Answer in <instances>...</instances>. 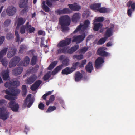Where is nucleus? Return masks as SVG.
<instances>
[{"mask_svg":"<svg viewBox=\"0 0 135 135\" xmlns=\"http://www.w3.org/2000/svg\"><path fill=\"white\" fill-rule=\"evenodd\" d=\"M98 11L102 13H107L110 11V9L108 8H106L105 7H103L98 9Z\"/></svg>","mask_w":135,"mask_h":135,"instance_id":"32","label":"nucleus"},{"mask_svg":"<svg viewBox=\"0 0 135 135\" xmlns=\"http://www.w3.org/2000/svg\"><path fill=\"white\" fill-rule=\"evenodd\" d=\"M82 73L78 71L76 72L75 74V80L76 82L80 81L83 78Z\"/></svg>","mask_w":135,"mask_h":135,"instance_id":"22","label":"nucleus"},{"mask_svg":"<svg viewBox=\"0 0 135 135\" xmlns=\"http://www.w3.org/2000/svg\"><path fill=\"white\" fill-rule=\"evenodd\" d=\"M73 72V71L71 69V68L68 67L63 69L61 73L64 75H68L71 73Z\"/></svg>","mask_w":135,"mask_h":135,"instance_id":"26","label":"nucleus"},{"mask_svg":"<svg viewBox=\"0 0 135 135\" xmlns=\"http://www.w3.org/2000/svg\"><path fill=\"white\" fill-rule=\"evenodd\" d=\"M85 36V33L84 32L80 35L74 36L71 41L72 42H75L76 44L80 43L84 40Z\"/></svg>","mask_w":135,"mask_h":135,"instance_id":"6","label":"nucleus"},{"mask_svg":"<svg viewBox=\"0 0 135 135\" xmlns=\"http://www.w3.org/2000/svg\"><path fill=\"white\" fill-rule=\"evenodd\" d=\"M73 57L74 59H76L78 60H79L83 58V56L82 54L79 55H75L73 56Z\"/></svg>","mask_w":135,"mask_h":135,"instance_id":"40","label":"nucleus"},{"mask_svg":"<svg viewBox=\"0 0 135 135\" xmlns=\"http://www.w3.org/2000/svg\"><path fill=\"white\" fill-rule=\"evenodd\" d=\"M80 62H74L72 64V67L71 68L72 71H74L76 68L77 67H79Z\"/></svg>","mask_w":135,"mask_h":135,"instance_id":"37","label":"nucleus"},{"mask_svg":"<svg viewBox=\"0 0 135 135\" xmlns=\"http://www.w3.org/2000/svg\"><path fill=\"white\" fill-rule=\"evenodd\" d=\"M84 24L82 23H80V24L78 26L73 32L74 34H75L78 32L80 31L81 28L83 27V28L84 29H86L89 26V25L90 23L89 21L88 20H85L84 22Z\"/></svg>","mask_w":135,"mask_h":135,"instance_id":"9","label":"nucleus"},{"mask_svg":"<svg viewBox=\"0 0 135 135\" xmlns=\"http://www.w3.org/2000/svg\"><path fill=\"white\" fill-rule=\"evenodd\" d=\"M22 93L23 95H25L26 94L27 89L26 86L25 85H23L22 87Z\"/></svg>","mask_w":135,"mask_h":135,"instance_id":"45","label":"nucleus"},{"mask_svg":"<svg viewBox=\"0 0 135 135\" xmlns=\"http://www.w3.org/2000/svg\"><path fill=\"white\" fill-rule=\"evenodd\" d=\"M9 70L7 69L6 70L3 71L1 73V76L3 80H8L9 79Z\"/></svg>","mask_w":135,"mask_h":135,"instance_id":"16","label":"nucleus"},{"mask_svg":"<svg viewBox=\"0 0 135 135\" xmlns=\"http://www.w3.org/2000/svg\"><path fill=\"white\" fill-rule=\"evenodd\" d=\"M63 67V66L61 64L57 66L55 68V69L58 72Z\"/></svg>","mask_w":135,"mask_h":135,"instance_id":"58","label":"nucleus"},{"mask_svg":"<svg viewBox=\"0 0 135 135\" xmlns=\"http://www.w3.org/2000/svg\"><path fill=\"white\" fill-rule=\"evenodd\" d=\"M16 11V8L12 6L8 7L6 10V12L8 15L11 16L15 14Z\"/></svg>","mask_w":135,"mask_h":135,"instance_id":"15","label":"nucleus"},{"mask_svg":"<svg viewBox=\"0 0 135 135\" xmlns=\"http://www.w3.org/2000/svg\"><path fill=\"white\" fill-rule=\"evenodd\" d=\"M39 68V65L37 64L33 68V69L34 70H37L38 69V68Z\"/></svg>","mask_w":135,"mask_h":135,"instance_id":"64","label":"nucleus"},{"mask_svg":"<svg viewBox=\"0 0 135 135\" xmlns=\"http://www.w3.org/2000/svg\"><path fill=\"white\" fill-rule=\"evenodd\" d=\"M58 72L55 69H54L53 71L52 72L51 75H55Z\"/></svg>","mask_w":135,"mask_h":135,"instance_id":"60","label":"nucleus"},{"mask_svg":"<svg viewBox=\"0 0 135 135\" xmlns=\"http://www.w3.org/2000/svg\"><path fill=\"white\" fill-rule=\"evenodd\" d=\"M94 27L93 29L95 31H98L100 28V27L102 26V24L99 23H94Z\"/></svg>","mask_w":135,"mask_h":135,"instance_id":"35","label":"nucleus"},{"mask_svg":"<svg viewBox=\"0 0 135 135\" xmlns=\"http://www.w3.org/2000/svg\"><path fill=\"white\" fill-rule=\"evenodd\" d=\"M69 60L68 58H66L64 59L62 62L61 65L63 66H67L69 65Z\"/></svg>","mask_w":135,"mask_h":135,"instance_id":"34","label":"nucleus"},{"mask_svg":"<svg viewBox=\"0 0 135 135\" xmlns=\"http://www.w3.org/2000/svg\"><path fill=\"white\" fill-rule=\"evenodd\" d=\"M52 1L50 0H46V4L49 7H51L52 6Z\"/></svg>","mask_w":135,"mask_h":135,"instance_id":"53","label":"nucleus"},{"mask_svg":"<svg viewBox=\"0 0 135 135\" xmlns=\"http://www.w3.org/2000/svg\"><path fill=\"white\" fill-rule=\"evenodd\" d=\"M25 20L22 17L18 18L17 19V24L16 28V29L18 30L19 26L23 24Z\"/></svg>","mask_w":135,"mask_h":135,"instance_id":"27","label":"nucleus"},{"mask_svg":"<svg viewBox=\"0 0 135 135\" xmlns=\"http://www.w3.org/2000/svg\"><path fill=\"white\" fill-rule=\"evenodd\" d=\"M42 8L46 12H48L50 11L49 7L45 4V1H43L42 3Z\"/></svg>","mask_w":135,"mask_h":135,"instance_id":"30","label":"nucleus"},{"mask_svg":"<svg viewBox=\"0 0 135 135\" xmlns=\"http://www.w3.org/2000/svg\"><path fill=\"white\" fill-rule=\"evenodd\" d=\"M21 60L18 56H15L11 59L9 64V67L11 68L15 67L19 63Z\"/></svg>","mask_w":135,"mask_h":135,"instance_id":"11","label":"nucleus"},{"mask_svg":"<svg viewBox=\"0 0 135 135\" xmlns=\"http://www.w3.org/2000/svg\"><path fill=\"white\" fill-rule=\"evenodd\" d=\"M44 107L45 105L42 103H40L38 105V108L41 110H44Z\"/></svg>","mask_w":135,"mask_h":135,"instance_id":"55","label":"nucleus"},{"mask_svg":"<svg viewBox=\"0 0 135 135\" xmlns=\"http://www.w3.org/2000/svg\"><path fill=\"white\" fill-rule=\"evenodd\" d=\"M68 6L70 9L73 11H78L81 8V7L76 3L73 4H68Z\"/></svg>","mask_w":135,"mask_h":135,"instance_id":"18","label":"nucleus"},{"mask_svg":"<svg viewBox=\"0 0 135 135\" xmlns=\"http://www.w3.org/2000/svg\"><path fill=\"white\" fill-rule=\"evenodd\" d=\"M8 105L9 107L13 112H17L18 111L19 106L17 103H16L14 100L11 101L9 103Z\"/></svg>","mask_w":135,"mask_h":135,"instance_id":"12","label":"nucleus"},{"mask_svg":"<svg viewBox=\"0 0 135 135\" xmlns=\"http://www.w3.org/2000/svg\"><path fill=\"white\" fill-rule=\"evenodd\" d=\"M71 41V38H67L60 41L57 45L59 48L56 51V54H66L67 48L65 47L70 44Z\"/></svg>","mask_w":135,"mask_h":135,"instance_id":"1","label":"nucleus"},{"mask_svg":"<svg viewBox=\"0 0 135 135\" xmlns=\"http://www.w3.org/2000/svg\"><path fill=\"white\" fill-rule=\"evenodd\" d=\"M104 20V18L103 17H99L97 18L95 17V19L93 20V22L94 23L98 22H102Z\"/></svg>","mask_w":135,"mask_h":135,"instance_id":"33","label":"nucleus"},{"mask_svg":"<svg viewBox=\"0 0 135 135\" xmlns=\"http://www.w3.org/2000/svg\"><path fill=\"white\" fill-rule=\"evenodd\" d=\"M86 59L83 60L81 62V63H80L79 67L80 68H83L84 65L86 64Z\"/></svg>","mask_w":135,"mask_h":135,"instance_id":"51","label":"nucleus"},{"mask_svg":"<svg viewBox=\"0 0 135 135\" xmlns=\"http://www.w3.org/2000/svg\"><path fill=\"white\" fill-rule=\"evenodd\" d=\"M81 17V14L79 13H74L71 17V21L73 23H76L80 21Z\"/></svg>","mask_w":135,"mask_h":135,"instance_id":"14","label":"nucleus"},{"mask_svg":"<svg viewBox=\"0 0 135 135\" xmlns=\"http://www.w3.org/2000/svg\"><path fill=\"white\" fill-rule=\"evenodd\" d=\"M38 61V56L36 55H33L31 61V64L32 65H35Z\"/></svg>","mask_w":135,"mask_h":135,"instance_id":"31","label":"nucleus"},{"mask_svg":"<svg viewBox=\"0 0 135 135\" xmlns=\"http://www.w3.org/2000/svg\"><path fill=\"white\" fill-rule=\"evenodd\" d=\"M31 96V94H29L27 96L24 101V103L25 105H27L28 102H30V101L31 100H30Z\"/></svg>","mask_w":135,"mask_h":135,"instance_id":"44","label":"nucleus"},{"mask_svg":"<svg viewBox=\"0 0 135 135\" xmlns=\"http://www.w3.org/2000/svg\"><path fill=\"white\" fill-rule=\"evenodd\" d=\"M5 37L4 36H2L0 37V45L2 44L5 40Z\"/></svg>","mask_w":135,"mask_h":135,"instance_id":"56","label":"nucleus"},{"mask_svg":"<svg viewBox=\"0 0 135 135\" xmlns=\"http://www.w3.org/2000/svg\"><path fill=\"white\" fill-rule=\"evenodd\" d=\"M42 83V81L40 80L36 81L31 86V90L33 91H35L38 88Z\"/></svg>","mask_w":135,"mask_h":135,"instance_id":"19","label":"nucleus"},{"mask_svg":"<svg viewBox=\"0 0 135 135\" xmlns=\"http://www.w3.org/2000/svg\"><path fill=\"white\" fill-rule=\"evenodd\" d=\"M51 75V73L49 71L44 75L43 79L44 81H46L50 77Z\"/></svg>","mask_w":135,"mask_h":135,"instance_id":"41","label":"nucleus"},{"mask_svg":"<svg viewBox=\"0 0 135 135\" xmlns=\"http://www.w3.org/2000/svg\"><path fill=\"white\" fill-rule=\"evenodd\" d=\"M33 103V102L31 100L30 101L28 104L27 105V107L30 108L32 105Z\"/></svg>","mask_w":135,"mask_h":135,"instance_id":"63","label":"nucleus"},{"mask_svg":"<svg viewBox=\"0 0 135 135\" xmlns=\"http://www.w3.org/2000/svg\"><path fill=\"white\" fill-rule=\"evenodd\" d=\"M108 38H105L104 36V37H102L99 39L97 42L98 45H101L104 44Z\"/></svg>","mask_w":135,"mask_h":135,"instance_id":"39","label":"nucleus"},{"mask_svg":"<svg viewBox=\"0 0 135 135\" xmlns=\"http://www.w3.org/2000/svg\"><path fill=\"white\" fill-rule=\"evenodd\" d=\"M79 46L78 45H76L74 46L71 47L69 49L66 51V54H72L77 50L78 49Z\"/></svg>","mask_w":135,"mask_h":135,"instance_id":"23","label":"nucleus"},{"mask_svg":"<svg viewBox=\"0 0 135 135\" xmlns=\"http://www.w3.org/2000/svg\"><path fill=\"white\" fill-rule=\"evenodd\" d=\"M97 54L99 56L107 57L109 55V54L105 51L103 47H100L97 50Z\"/></svg>","mask_w":135,"mask_h":135,"instance_id":"17","label":"nucleus"},{"mask_svg":"<svg viewBox=\"0 0 135 135\" xmlns=\"http://www.w3.org/2000/svg\"><path fill=\"white\" fill-rule=\"evenodd\" d=\"M8 48H5L0 51V61L2 63L3 66H6L8 64V61L6 59L4 58L2 59L3 57L6 55V52L7 51Z\"/></svg>","mask_w":135,"mask_h":135,"instance_id":"7","label":"nucleus"},{"mask_svg":"<svg viewBox=\"0 0 135 135\" xmlns=\"http://www.w3.org/2000/svg\"><path fill=\"white\" fill-rule=\"evenodd\" d=\"M9 113L3 107L0 108V119L4 121L9 117Z\"/></svg>","mask_w":135,"mask_h":135,"instance_id":"4","label":"nucleus"},{"mask_svg":"<svg viewBox=\"0 0 135 135\" xmlns=\"http://www.w3.org/2000/svg\"><path fill=\"white\" fill-rule=\"evenodd\" d=\"M16 30L17 29H16L15 31V34L16 36V38L15 39L16 41V42L19 43L20 42V36L18 31Z\"/></svg>","mask_w":135,"mask_h":135,"instance_id":"46","label":"nucleus"},{"mask_svg":"<svg viewBox=\"0 0 135 135\" xmlns=\"http://www.w3.org/2000/svg\"><path fill=\"white\" fill-rule=\"evenodd\" d=\"M16 51L17 49L16 48H11V50L8 52L7 57L8 58H11L12 57L15 55Z\"/></svg>","mask_w":135,"mask_h":135,"instance_id":"25","label":"nucleus"},{"mask_svg":"<svg viewBox=\"0 0 135 135\" xmlns=\"http://www.w3.org/2000/svg\"><path fill=\"white\" fill-rule=\"evenodd\" d=\"M13 37V35L12 33H8L6 35V38L8 40L11 39Z\"/></svg>","mask_w":135,"mask_h":135,"instance_id":"52","label":"nucleus"},{"mask_svg":"<svg viewBox=\"0 0 135 135\" xmlns=\"http://www.w3.org/2000/svg\"><path fill=\"white\" fill-rule=\"evenodd\" d=\"M85 69L86 72L89 73H91L93 69L92 63L91 62H89L85 67Z\"/></svg>","mask_w":135,"mask_h":135,"instance_id":"24","label":"nucleus"},{"mask_svg":"<svg viewBox=\"0 0 135 135\" xmlns=\"http://www.w3.org/2000/svg\"><path fill=\"white\" fill-rule=\"evenodd\" d=\"M26 49V46L25 45H21L20 47V49L19 50V52L22 53Z\"/></svg>","mask_w":135,"mask_h":135,"instance_id":"43","label":"nucleus"},{"mask_svg":"<svg viewBox=\"0 0 135 135\" xmlns=\"http://www.w3.org/2000/svg\"><path fill=\"white\" fill-rule=\"evenodd\" d=\"M30 61V59L29 58L28 56H26L24 59V61L21 62H20V64L22 65L23 66H27L29 64Z\"/></svg>","mask_w":135,"mask_h":135,"instance_id":"29","label":"nucleus"},{"mask_svg":"<svg viewBox=\"0 0 135 135\" xmlns=\"http://www.w3.org/2000/svg\"><path fill=\"white\" fill-rule=\"evenodd\" d=\"M133 0H130L126 4L128 7L129 8L131 7V9H128L127 10L128 15L130 17L131 16L133 11H134L135 10V2H133Z\"/></svg>","mask_w":135,"mask_h":135,"instance_id":"8","label":"nucleus"},{"mask_svg":"<svg viewBox=\"0 0 135 135\" xmlns=\"http://www.w3.org/2000/svg\"><path fill=\"white\" fill-rule=\"evenodd\" d=\"M101 7V4L100 3H97L93 4L91 5L90 6V8L91 9L95 10H97L98 11V9H100Z\"/></svg>","mask_w":135,"mask_h":135,"instance_id":"28","label":"nucleus"},{"mask_svg":"<svg viewBox=\"0 0 135 135\" xmlns=\"http://www.w3.org/2000/svg\"><path fill=\"white\" fill-rule=\"evenodd\" d=\"M26 30L28 33H32L35 30V28L33 27H32L31 26H30L26 27Z\"/></svg>","mask_w":135,"mask_h":135,"instance_id":"38","label":"nucleus"},{"mask_svg":"<svg viewBox=\"0 0 135 135\" xmlns=\"http://www.w3.org/2000/svg\"><path fill=\"white\" fill-rule=\"evenodd\" d=\"M88 48L84 47L80 49V51L81 52L84 53L88 50Z\"/></svg>","mask_w":135,"mask_h":135,"instance_id":"57","label":"nucleus"},{"mask_svg":"<svg viewBox=\"0 0 135 135\" xmlns=\"http://www.w3.org/2000/svg\"><path fill=\"white\" fill-rule=\"evenodd\" d=\"M104 62V59L102 57H98L95 62V67L97 69H99L102 66Z\"/></svg>","mask_w":135,"mask_h":135,"instance_id":"13","label":"nucleus"},{"mask_svg":"<svg viewBox=\"0 0 135 135\" xmlns=\"http://www.w3.org/2000/svg\"><path fill=\"white\" fill-rule=\"evenodd\" d=\"M58 61H55L51 63L48 68V70H51L53 69L57 64Z\"/></svg>","mask_w":135,"mask_h":135,"instance_id":"36","label":"nucleus"},{"mask_svg":"<svg viewBox=\"0 0 135 135\" xmlns=\"http://www.w3.org/2000/svg\"><path fill=\"white\" fill-rule=\"evenodd\" d=\"M64 14H70L71 13V11L68 8H65L63 9Z\"/></svg>","mask_w":135,"mask_h":135,"instance_id":"49","label":"nucleus"},{"mask_svg":"<svg viewBox=\"0 0 135 135\" xmlns=\"http://www.w3.org/2000/svg\"><path fill=\"white\" fill-rule=\"evenodd\" d=\"M23 71V68L21 67H19L13 69L12 71L13 74L15 76L19 75Z\"/></svg>","mask_w":135,"mask_h":135,"instance_id":"21","label":"nucleus"},{"mask_svg":"<svg viewBox=\"0 0 135 135\" xmlns=\"http://www.w3.org/2000/svg\"><path fill=\"white\" fill-rule=\"evenodd\" d=\"M26 27L25 26H23L21 27L20 30V32L22 34H24L25 33Z\"/></svg>","mask_w":135,"mask_h":135,"instance_id":"48","label":"nucleus"},{"mask_svg":"<svg viewBox=\"0 0 135 135\" xmlns=\"http://www.w3.org/2000/svg\"><path fill=\"white\" fill-rule=\"evenodd\" d=\"M114 26V24L111 23L109 27H107L105 28L106 30L104 35L105 38H108L113 35Z\"/></svg>","mask_w":135,"mask_h":135,"instance_id":"3","label":"nucleus"},{"mask_svg":"<svg viewBox=\"0 0 135 135\" xmlns=\"http://www.w3.org/2000/svg\"><path fill=\"white\" fill-rule=\"evenodd\" d=\"M29 128L27 126H26L25 128V132L26 134H27V132L29 130Z\"/></svg>","mask_w":135,"mask_h":135,"instance_id":"62","label":"nucleus"},{"mask_svg":"<svg viewBox=\"0 0 135 135\" xmlns=\"http://www.w3.org/2000/svg\"><path fill=\"white\" fill-rule=\"evenodd\" d=\"M12 95H5V98L6 99L13 101L15 100L14 98L11 96Z\"/></svg>","mask_w":135,"mask_h":135,"instance_id":"50","label":"nucleus"},{"mask_svg":"<svg viewBox=\"0 0 135 135\" xmlns=\"http://www.w3.org/2000/svg\"><path fill=\"white\" fill-rule=\"evenodd\" d=\"M37 78V77L36 75H31L26 80V83L27 84H31L33 83Z\"/></svg>","mask_w":135,"mask_h":135,"instance_id":"20","label":"nucleus"},{"mask_svg":"<svg viewBox=\"0 0 135 135\" xmlns=\"http://www.w3.org/2000/svg\"><path fill=\"white\" fill-rule=\"evenodd\" d=\"M20 90L19 89H15L13 92L12 95L16 96L18 94L20 93Z\"/></svg>","mask_w":135,"mask_h":135,"instance_id":"47","label":"nucleus"},{"mask_svg":"<svg viewBox=\"0 0 135 135\" xmlns=\"http://www.w3.org/2000/svg\"><path fill=\"white\" fill-rule=\"evenodd\" d=\"M5 93L8 95H12V93L10 92L8 90H5Z\"/></svg>","mask_w":135,"mask_h":135,"instance_id":"61","label":"nucleus"},{"mask_svg":"<svg viewBox=\"0 0 135 135\" xmlns=\"http://www.w3.org/2000/svg\"><path fill=\"white\" fill-rule=\"evenodd\" d=\"M55 97L54 95H52L50 96L49 100L51 102H52L54 100Z\"/></svg>","mask_w":135,"mask_h":135,"instance_id":"59","label":"nucleus"},{"mask_svg":"<svg viewBox=\"0 0 135 135\" xmlns=\"http://www.w3.org/2000/svg\"><path fill=\"white\" fill-rule=\"evenodd\" d=\"M11 21L9 19L6 20L4 23V25L6 26H8L10 24Z\"/></svg>","mask_w":135,"mask_h":135,"instance_id":"54","label":"nucleus"},{"mask_svg":"<svg viewBox=\"0 0 135 135\" xmlns=\"http://www.w3.org/2000/svg\"><path fill=\"white\" fill-rule=\"evenodd\" d=\"M28 3V0H20L19 4V7L22 8L25 7L21 12L22 15H23L27 11L28 8L27 6Z\"/></svg>","mask_w":135,"mask_h":135,"instance_id":"5","label":"nucleus"},{"mask_svg":"<svg viewBox=\"0 0 135 135\" xmlns=\"http://www.w3.org/2000/svg\"><path fill=\"white\" fill-rule=\"evenodd\" d=\"M59 21L62 31L63 32L68 31L69 30L68 26L70 25L71 23L70 17L68 15L61 16L60 17Z\"/></svg>","mask_w":135,"mask_h":135,"instance_id":"2","label":"nucleus"},{"mask_svg":"<svg viewBox=\"0 0 135 135\" xmlns=\"http://www.w3.org/2000/svg\"><path fill=\"white\" fill-rule=\"evenodd\" d=\"M56 109V107L55 106H49L46 111L47 113L53 111Z\"/></svg>","mask_w":135,"mask_h":135,"instance_id":"42","label":"nucleus"},{"mask_svg":"<svg viewBox=\"0 0 135 135\" xmlns=\"http://www.w3.org/2000/svg\"><path fill=\"white\" fill-rule=\"evenodd\" d=\"M20 85V82L17 80L11 82H6L4 84V86L8 88H14Z\"/></svg>","mask_w":135,"mask_h":135,"instance_id":"10","label":"nucleus"}]
</instances>
